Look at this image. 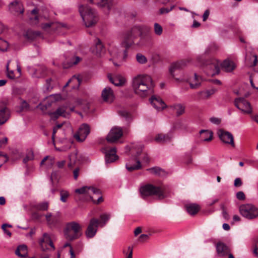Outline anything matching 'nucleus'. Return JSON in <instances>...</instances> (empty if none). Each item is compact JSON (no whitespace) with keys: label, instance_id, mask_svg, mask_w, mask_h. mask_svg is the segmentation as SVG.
Instances as JSON below:
<instances>
[{"label":"nucleus","instance_id":"69168bd1","mask_svg":"<svg viewBox=\"0 0 258 258\" xmlns=\"http://www.w3.org/2000/svg\"><path fill=\"white\" fill-rule=\"evenodd\" d=\"M59 96L57 95H51L48 97V99L50 100L51 102L53 101H56L59 98Z\"/></svg>","mask_w":258,"mask_h":258},{"label":"nucleus","instance_id":"423d86ee","mask_svg":"<svg viewBox=\"0 0 258 258\" xmlns=\"http://www.w3.org/2000/svg\"><path fill=\"white\" fill-rule=\"evenodd\" d=\"M75 192L84 195L85 200H90L93 198V195H100L99 189L93 186H83L81 188L76 189Z\"/></svg>","mask_w":258,"mask_h":258},{"label":"nucleus","instance_id":"dca6fc26","mask_svg":"<svg viewBox=\"0 0 258 258\" xmlns=\"http://www.w3.org/2000/svg\"><path fill=\"white\" fill-rule=\"evenodd\" d=\"M102 98L103 101L111 103L114 99V95L112 89L108 87H105L102 91Z\"/></svg>","mask_w":258,"mask_h":258},{"label":"nucleus","instance_id":"cd10ccee","mask_svg":"<svg viewBox=\"0 0 258 258\" xmlns=\"http://www.w3.org/2000/svg\"><path fill=\"white\" fill-rule=\"evenodd\" d=\"M217 90L215 88H212L205 91H200L198 95L200 96L199 98L201 99H207L216 92Z\"/></svg>","mask_w":258,"mask_h":258},{"label":"nucleus","instance_id":"f257e3e1","mask_svg":"<svg viewBox=\"0 0 258 258\" xmlns=\"http://www.w3.org/2000/svg\"><path fill=\"white\" fill-rule=\"evenodd\" d=\"M132 86L136 94L144 97L153 92L154 84L151 76L139 74L133 78Z\"/></svg>","mask_w":258,"mask_h":258},{"label":"nucleus","instance_id":"c756f323","mask_svg":"<svg viewBox=\"0 0 258 258\" xmlns=\"http://www.w3.org/2000/svg\"><path fill=\"white\" fill-rule=\"evenodd\" d=\"M186 211L191 215H194L197 214L199 210L200 207L196 204H187L185 206Z\"/></svg>","mask_w":258,"mask_h":258},{"label":"nucleus","instance_id":"a18cd8bd","mask_svg":"<svg viewBox=\"0 0 258 258\" xmlns=\"http://www.w3.org/2000/svg\"><path fill=\"white\" fill-rule=\"evenodd\" d=\"M60 201L63 203L67 202V199L69 196V194L67 191L61 190L60 193Z\"/></svg>","mask_w":258,"mask_h":258},{"label":"nucleus","instance_id":"680f3d73","mask_svg":"<svg viewBox=\"0 0 258 258\" xmlns=\"http://www.w3.org/2000/svg\"><path fill=\"white\" fill-rule=\"evenodd\" d=\"M210 15V11L209 10H206L203 16V21H206L207 19L208 18L209 16Z\"/></svg>","mask_w":258,"mask_h":258},{"label":"nucleus","instance_id":"a878e982","mask_svg":"<svg viewBox=\"0 0 258 258\" xmlns=\"http://www.w3.org/2000/svg\"><path fill=\"white\" fill-rule=\"evenodd\" d=\"M200 138L204 142H210L213 139V132L209 130H202L200 132Z\"/></svg>","mask_w":258,"mask_h":258},{"label":"nucleus","instance_id":"37998d69","mask_svg":"<svg viewBox=\"0 0 258 258\" xmlns=\"http://www.w3.org/2000/svg\"><path fill=\"white\" fill-rule=\"evenodd\" d=\"M137 61L141 64H144L147 61L146 57L141 53H138L136 55Z\"/></svg>","mask_w":258,"mask_h":258},{"label":"nucleus","instance_id":"9d476101","mask_svg":"<svg viewBox=\"0 0 258 258\" xmlns=\"http://www.w3.org/2000/svg\"><path fill=\"white\" fill-rule=\"evenodd\" d=\"M90 132V127L88 125L83 124L80 126L78 131L74 135V137L77 141L82 142L85 141Z\"/></svg>","mask_w":258,"mask_h":258},{"label":"nucleus","instance_id":"c9c22d12","mask_svg":"<svg viewBox=\"0 0 258 258\" xmlns=\"http://www.w3.org/2000/svg\"><path fill=\"white\" fill-rule=\"evenodd\" d=\"M151 174L156 175H163L165 174V171L158 167H154L147 169Z\"/></svg>","mask_w":258,"mask_h":258},{"label":"nucleus","instance_id":"de8ad7c7","mask_svg":"<svg viewBox=\"0 0 258 258\" xmlns=\"http://www.w3.org/2000/svg\"><path fill=\"white\" fill-rule=\"evenodd\" d=\"M133 247L128 246L127 250L124 249L123 253L126 256V258L133 257Z\"/></svg>","mask_w":258,"mask_h":258},{"label":"nucleus","instance_id":"ea45409f","mask_svg":"<svg viewBox=\"0 0 258 258\" xmlns=\"http://www.w3.org/2000/svg\"><path fill=\"white\" fill-rule=\"evenodd\" d=\"M38 13V10L37 9L35 8L31 12L32 15H34V18H30V19L33 23L37 24L38 23V17L37 14Z\"/></svg>","mask_w":258,"mask_h":258},{"label":"nucleus","instance_id":"bb28decb","mask_svg":"<svg viewBox=\"0 0 258 258\" xmlns=\"http://www.w3.org/2000/svg\"><path fill=\"white\" fill-rule=\"evenodd\" d=\"M92 51L93 53L98 56H101V54L104 52V48L99 39H96L95 46Z\"/></svg>","mask_w":258,"mask_h":258},{"label":"nucleus","instance_id":"2eb2a0df","mask_svg":"<svg viewBox=\"0 0 258 258\" xmlns=\"http://www.w3.org/2000/svg\"><path fill=\"white\" fill-rule=\"evenodd\" d=\"M104 152L105 154V161L107 163H111L115 161L118 156L116 155V149L115 148H112L110 149H104Z\"/></svg>","mask_w":258,"mask_h":258},{"label":"nucleus","instance_id":"f3484780","mask_svg":"<svg viewBox=\"0 0 258 258\" xmlns=\"http://www.w3.org/2000/svg\"><path fill=\"white\" fill-rule=\"evenodd\" d=\"M40 244L43 250L47 249V246L49 245L53 249H54V246L53 244L52 241L51 240L49 235L45 233L43 235V237L40 241Z\"/></svg>","mask_w":258,"mask_h":258},{"label":"nucleus","instance_id":"5701e85b","mask_svg":"<svg viewBox=\"0 0 258 258\" xmlns=\"http://www.w3.org/2000/svg\"><path fill=\"white\" fill-rule=\"evenodd\" d=\"M220 66L221 63L216 60H212L211 63L207 64V69L212 71L211 74L212 75L219 73Z\"/></svg>","mask_w":258,"mask_h":258},{"label":"nucleus","instance_id":"aec40b11","mask_svg":"<svg viewBox=\"0 0 258 258\" xmlns=\"http://www.w3.org/2000/svg\"><path fill=\"white\" fill-rule=\"evenodd\" d=\"M185 65L184 61H181L180 62H176L173 63L169 69V71L171 75L174 78L176 75V72L179 71Z\"/></svg>","mask_w":258,"mask_h":258},{"label":"nucleus","instance_id":"49530a36","mask_svg":"<svg viewBox=\"0 0 258 258\" xmlns=\"http://www.w3.org/2000/svg\"><path fill=\"white\" fill-rule=\"evenodd\" d=\"M71 82H73L74 84H76L77 87H78L80 84L81 80L78 77L74 76L67 82V83L65 85V87L69 85V84Z\"/></svg>","mask_w":258,"mask_h":258},{"label":"nucleus","instance_id":"8fccbe9b","mask_svg":"<svg viewBox=\"0 0 258 258\" xmlns=\"http://www.w3.org/2000/svg\"><path fill=\"white\" fill-rule=\"evenodd\" d=\"M51 82L52 80L50 78L46 80V83L44 85V88L46 91H49L52 89L53 86L51 85Z\"/></svg>","mask_w":258,"mask_h":258},{"label":"nucleus","instance_id":"e433bc0d","mask_svg":"<svg viewBox=\"0 0 258 258\" xmlns=\"http://www.w3.org/2000/svg\"><path fill=\"white\" fill-rule=\"evenodd\" d=\"M54 158L48 156L45 157L41 162V165H45L47 167L52 166L54 163Z\"/></svg>","mask_w":258,"mask_h":258},{"label":"nucleus","instance_id":"6e6d98bb","mask_svg":"<svg viewBox=\"0 0 258 258\" xmlns=\"http://www.w3.org/2000/svg\"><path fill=\"white\" fill-rule=\"evenodd\" d=\"M101 195V193L100 194V195H95V196H98V197L97 198V200H94V197H93V198L91 199L90 200H92V202L94 203V204H98L101 202H102L103 201V199H102V197L100 196Z\"/></svg>","mask_w":258,"mask_h":258},{"label":"nucleus","instance_id":"f704fd0d","mask_svg":"<svg viewBox=\"0 0 258 258\" xmlns=\"http://www.w3.org/2000/svg\"><path fill=\"white\" fill-rule=\"evenodd\" d=\"M201 84V78L198 76L197 74H195L194 78L189 83L190 87L191 89H197L200 86Z\"/></svg>","mask_w":258,"mask_h":258},{"label":"nucleus","instance_id":"0eeeda50","mask_svg":"<svg viewBox=\"0 0 258 258\" xmlns=\"http://www.w3.org/2000/svg\"><path fill=\"white\" fill-rule=\"evenodd\" d=\"M137 30V28H134L124 34L121 44L125 48H129L134 44V39L138 35Z\"/></svg>","mask_w":258,"mask_h":258},{"label":"nucleus","instance_id":"e2e57ef3","mask_svg":"<svg viewBox=\"0 0 258 258\" xmlns=\"http://www.w3.org/2000/svg\"><path fill=\"white\" fill-rule=\"evenodd\" d=\"M62 124H57L56 126H55L53 128V133H52V139H54V135L56 133V131L58 128H60L62 126Z\"/></svg>","mask_w":258,"mask_h":258},{"label":"nucleus","instance_id":"3c124183","mask_svg":"<svg viewBox=\"0 0 258 258\" xmlns=\"http://www.w3.org/2000/svg\"><path fill=\"white\" fill-rule=\"evenodd\" d=\"M11 227L12 226L10 225H9V224H4L2 226V229L3 230V231H4V232L7 234L9 236H11V233L10 232V231L7 230V227Z\"/></svg>","mask_w":258,"mask_h":258},{"label":"nucleus","instance_id":"0e129e2a","mask_svg":"<svg viewBox=\"0 0 258 258\" xmlns=\"http://www.w3.org/2000/svg\"><path fill=\"white\" fill-rule=\"evenodd\" d=\"M149 236L147 234H142L139 237V240L141 241H144L149 238Z\"/></svg>","mask_w":258,"mask_h":258},{"label":"nucleus","instance_id":"4be33fe9","mask_svg":"<svg viewBox=\"0 0 258 258\" xmlns=\"http://www.w3.org/2000/svg\"><path fill=\"white\" fill-rule=\"evenodd\" d=\"M10 117V111L6 107H2L0 109V125L4 124L7 121Z\"/></svg>","mask_w":258,"mask_h":258},{"label":"nucleus","instance_id":"c85d7f7f","mask_svg":"<svg viewBox=\"0 0 258 258\" xmlns=\"http://www.w3.org/2000/svg\"><path fill=\"white\" fill-rule=\"evenodd\" d=\"M134 162H136V165H133L132 163V161H128L126 163L125 166L126 169L128 171H133L135 170L139 169L141 167V163L138 159H132Z\"/></svg>","mask_w":258,"mask_h":258},{"label":"nucleus","instance_id":"6e6552de","mask_svg":"<svg viewBox=\"0 0 258 258\" xmlns=\"http://www.w3.org/2000/svg\"><path fill=\"white\" fill-rule=\"evenodd\" d=\"M99 226V221L96 218H92L89 222L87 229L85 231V235L88 238L93 237L96 234L98 227Z\"/></svg>","mask_w":258,"mask_h":258},{"label":"nucleus","instance_id":"c03bdc74","mask_svg":"<svg viewBox=\"0 0 258 258\" xmlns=\"http://www.w3.org/2000/svg\"><path fill=\"white\" fill-rule=\"evenodd\" d=\"M76 155V153H73L70 155V163L68 164V166L70 168H72L73 165L76 163L77 159Z\"/></svg>","mask_w":258,"mask_h":258},{"label":"nucleus","instance_id":"f03ea898","mask_svg":"<svg viewBox=\"0 0 258 258\" xmlns=\"http://www.w3.org/2000/svg\"><path fill=\"white\" fill-rule=\"evenodd\" d=\"M165 190L166 188L163 185L156 186L151 184H146L140 188L141 196L143 199L154 196L158 199H163L165 198Z\"/></svg>","mask_w":258,"mask_h":258},{"label":"nucleus","instance_id":"a19ab883","mask_svg":"<svg viewBox=\"0 0 258 258\" xmlns=\"http://www.w3.org/2000/svg\"><path fill=\"white\" fill-rule=\"evenodd\" d=\"M41 33L39 31H28L27 33L26 36L28 39L33 40L36 38L37 37L40 36Z\"/></svg>","mask_w":258,"mask_h":258},{"label":"nucleus","instance_id":"39448f33","mask_svg":"<svg viewBox=\"0 0 258 258\" xmlns=\"http://www.w3.org/2000/svg\"><path fill=\"white\" fill-rule=\"evenodd\" d=\"M239 212L241 216L248 220L258 217V208L251 204H245L239 207Z\"/></svg>","mask_w":258,"mask_h":258},{"label":"nucleus","instance_id":"bf43d9fd","mask_svg":"<svg viewBox=\"0 0 258 258\" xmlns=\"http://www.w3.org/2000/svg\"><path fill=\"white\" fill-rule=\"evenodd\" d=\"M210 120L212 123L215 124H219L221 122L220 119L214 117L210 118Z\"/></svg>","mask_w":258,"mask_h":258},{"label":"nucleus","instance_id":"338daca9","mask_svg":"<svg viewBox=\"0 0 258 258\" xmlns=\"http://www.w3.org/2000/svg\"><path fill=\"white\" fill-rule=\"evenodd\" d=\"M79 168H76L73 171V176H74V178L75 180H76L78 178V177L79 176Z\"/></svg>","mask_w":258,"mask_h":258},{"label":"nucleus","instance_id":"f8f14e48","mask_svg":"<svg viewBox=\"0 0 258 258\" xmlns=\"http://www.w3.org/2000/svg\"><path fill=\"white\" fill-rule=\"evenodd\" d=\"M123 134L122 129L119 127H113L108 133L106 140L109 143H114L118 140Z\"/></svg>","mask_w":258,"mask_h":258},{"label":"nucleus","instance_id":"ddd939ff","mask_svg":"<svg viewBox=\"0 0 258 258\" xmlns=\"http://www.w3.org/2000/svg\"><path fill=\"white\" fill-rule=\"evenodd\" d=\"M9 10L14 15L23 13L24 9L22 2L20 0H14L9 4Z\"/></svg>","mask_w":258,"mask_h":258},{"label":"nucleus","instance_id":"7c9ffc66","mask_svg":"<svg viewBox=\"0 0 258 258\" xmlns=\"http://www.w3.org/2000/svg\"><path fill=\"white\" fill-rule=\"evenodd\" d=\"M65 112L66 109L63 107H61L58 108L55 112L49 113V115L51 119H56L60 116H65Z\"/></svg>","mask_w":258,"mask_h":258},{"label":"nucleus","instance_id":"13d9d810","mask_svg":"<svg viewBox=\"0 0 258 258\" xmlns=\"http://www.w3.org/2000/svg\"><path fill=\"white\" fill-rule=\"evenodd\" d=\"M10 62V61H9L8 62L7 65V71H8L7 76L10 79H14V75L13 72V71H9L8 70V69H9V65Z\"/></svg>","mask_w":258,"mask_h":258},{"label":"nucleus","instance_id":"79ce46f5","mask_svg":"<svg viewBox=\"0 0 258 258\" xmlns=\"http://www.w3.org/2000/svg\"><path fill=\"white\" fill-rule=\"evenodd\" d=\"M155 33L157 35H161L162 34L163 29L162 26L158 23H155L154 25Z\"/></svg>","mask_w":258,"mask_h":258},{"label":"nucleus","instance_id":"052dcab7","mask_svg":"<svg viewBox=\"0 0 258 258\" xmlns=\"http://www.w3.org/2000/svg\"><path fill=\"white\" fill-rule=\"evenodd\" d=\"M53 24H54L53 23H47L45 24H42L41 27L43 29L46 30L48 29H49V28H50L51 27V26Z\"/></svg>","mask_w":258,"mask_h":258},{"label":"nucleus","instance_id":"9b49d317","mask_svg":"<svg viewBox=\"0 0 258 258\" xmlns=\"http://www.w3.org/2000/svg\"><path fill=\"white\" fill-rule=\"evenodd\" d=\"M218 135L222 142L229 144L233 147H235L233 135L229 132L220 130L218 131Z\"/></svg>","mask_w":258,"mask_h":258},{"label":"nucleus","instance_id":"a211bd4d","mask_svg":"<svg viewBox=\"0 0 258 258\" xmlns=\"http://www.w3.org/2000/svg\"><path fill=\"white\" fill-rule=\"evenodd\" d=\"M60 213L57 212L55 214L51 213H48L45 215V218L47 224L49 225H54L57 224L60 219Z\"/></svg>","mask_w":258,"mask_h":258},{"label":"nucleus","instance_id":"473e14b6","mask_svg":"<svg viewBox=\"0 0 258 258\" xmlns=\"http://www.w3.org/2000/svg\"><path fill=\"white\" fill-rule=\"evenodd\" d=\"M172 137L169 135H164L162 134H158L155 138V140L157 143H163L170 141Z\"/></svg>","mask_w":258,"mask_h":258},{"label":"nucleus","instance_id":"5fc2aeb1","mask_svg":"<svg viewBox=\"0 0 258 258\" xmlns=\"http://www.w3.org/2000/svg\"><path fill=\"white\" fill-rule=\"evenodd\" d=\"M126 48L125 50L123 51L122 52H120L121 54L122 55V57L120 59V62H123L125 61L126 59V58L127 57V52Z\"/></svg>","mask_w":258,"mask_h":258},{"label":"nucleus","instance_id":"603ef678","mask_svg":"<svg viewBox=\"0 0 258 258\" xmlns=\"http://www.w3.org/2000/svg\"><path fill=\"white\" fill-rule=\"evenodd\" d=\"M174 8V6L171 7L170 8H163L160 9V14H166L170 12Z\"/></svg>","mask_w":258,"mask_h":258},{"label":"nucleus","instance_id":"58836bf2","mask_svg":"<svg viewBox=\"0 0 258 258\" xmlns=\"http://www.w3.org/2000/svg\"><path fill=\"white\" fill-rule=\"evenodd\" d=\"M49 203L48 202H43L38 203L35 206V208L37 210L46 211L48 209Z\"/></svg>","mask_w":258,"mask_h":258},{"label":"nucleus","instance_id":"b1692460","mask_svg":"<svg viewBox=\"0 0 258 258\" xmlns=\"http://www.w3.org/2000/svg\"><path fill=\"white\" fill-rule=\"evenodd\" d=\"M221 67L226 72H231L235 69L236 66L233 61L229 59H225L221 63Z\"/></svg>","mask_w":258,"mask_h":258},{"label":"nucleus","instance_id":"20e7f679","mask_svg":"<svg viewBox=\"0 0 258 258\" xmlns=\"http://www.w3.org/2000/svg\"><path fill=\"white\" fill-rule=\"evenodd\" d=\"M82 226L78 223L72 221L66 224L64 229L65 238L70 241L77 239L82 235Z\"/></svg>","mask_w":258,"mask_h":258},{"label":"nucleus","instance_id":"7ed1b4c3","mask_svg":"<svg viewBox=\"0 0 258 258\" xmlns=\"http://www.w3.org/2000/svg\"><path fill=\"white\" fill-rule=\"evenodd\" d=\"M79 12L86 27H90L94 25L98 21L96 12L88 6L81 5Z\"/></svg>","mask_w":258,"mask_h":258},{"label":"nucleus","instance_id":"4d7b16f0","mask_svg":"<svg viewBox=\"0 0 258 258\" xmlns=\"http://www.w3.org/2000/svg\"><path fill=\"white\" fill-rule=\"evenodd\" d=\"M242 184V182L241 181V179L238 177L235 179L234 182V185L236 187H239L241 186Z\"/></svg>","mask_w":258,"mask_h":258},{"label":"nucleus","instance_id":"09e8293b","mask_svg":"<svg viewBox=\"0 0 258 258\" xmlns=\"http://www.w3.org/2000/svg\"><path fill=\"white\" fill-rule=\"evenodd\" d=\"M9 46L8 43L6 41L0 40V50L2 51H6Z\"/></svg>","mask_w":258,"mask_h":258},{"label":"nucleus","instance_id":"412c9836","mask_svg":"<svg viewBox=\"0 0 258 258\" xmlns=\"http://www.w3.org/2000/svg\"><path fill=\"white\" fill-rule=\"evenodd\" d=\"M108 78L110 82L116 86H122L126 82L125 79L120 75H117L114 77L108 75Z\"/></svg>","mask_w":258,"mask_h":258},{"label":"nucleus","instance_id":"4468645a","mask_svg":"<svg viewBox=\"0 0 258 258\" xmlns=\"http://www.w3.org/2000/svg\"><path fill=\"white\" fill-rule=\"evenodd\" d=\"M88 1L106 9L104 10L105 13H109L113 5L111 0H88Z\"/></svg>","mask_w":258,"mask_h":258},{"label":"nucleus","instance_id":"72a5a7b5","mask_svg":"<svg viewBox=\"0 0 258 258\" xmlns=\"http://www.w3.org/2000/svg\"><path fill=\"white\" fill-rule=\"evenodd\" d=\"M171 107L175 111L177 116L183 114L185 112V107L181 104H174L171 106Z\"/></svg>","mask_w":258,"mask_h":258},{"label":"nucleus","instance_id":"2f4dec72","mask_svg":"<svg viewBox=\"0 0 258 258\" xmlns=\"http://www.w3.org/2000/svg\"><path fill=\"white\" fill-rule=\"evenodd\" d=\"M15 253L21 257H26L27 256V247L25 245L19 246L16 250Z\"/></svg>","mask_w":258,"mask_h":258},{"label":"nucleus","instance_id":"1a4fd4ad","mask_svg":"<svg viewBox=\"0 0 258 258\" xmlns=\"http://www.w3.org/2000/svg\"><path fill=\"white\" fill-rule=\"evenodd\" d=\"M234 104L238 109L244 113L250 114L252 112L250 103L243 98L235 99Z\"/></svg>","mask_w":258,"mask_h":258},{"label":"nucleus","instance_id":"393cba45","mask_svg":"<svg viewBox=\"0 0 258 258\" xmlns=\"http://www.w3.org/2000/svg\"><path fill=\"white\" fill-rule=\"evenodd\" d=\"M217 252L219 255L224 256L229 252V249L227 246L222 242H219L216 245Z\"/></svg>","mask_w":258,"mask_h":258},{"label":"nucleus","instance_id":"6ab92c4d","mask_svg":"<svg viewBox=\"0 0 258 258\" xmlns=\"http://www.w3.org/2000/svg\"><path fill=\"white\" fill-rule=\"evenodd\" d=\"M150 100L151 103L157 110H161L165 107L164 101L159 97L153 96Z\"/></svg>","mask_w":258,"mask_h":258},{"label":"nucleus","instance_id":"864d4df0","mask_svg":"<svg viewBox=\"0 0 258 258\" xmlns=\"http://www.w3.org/2000/svg\"><path fill=\"white\" fill-rule=\"evenodd\" d=\"M236 198L239 200H244L245 196L243 191H238L236 193Z\"/></svg>","mask_w":258,"mask_h":258},{"label":"nucleus","instance_id":"4c0bfd02","mask_svg":"<svg viewBox=\"0 0 258 258\" xmlns=\"http://www.w3.org/2000/svg\"><path fill=\"white\" fill-rule=\"evenodd\" d=\"M110 217L111 215L110 214L105 213L101 214L100 216L101 221H99V225L102 227L104 226L106 224L107 221L110 218Z\"/></svg>","mask_w":258,"mask_h":258},{"label":"nucleus","instance_id":"774afa93","mask_svg":"<svg viewBox=\"0 0 258 258\" xmlns=\"http://www.w3.org/2000/svg\"><path fill=\"white\" fill-rule=\"evenodd\" d=\"M8 158L6 155H3L0 152V161L6 162L8 161Z\"/></svg>","mask_w":258,"mask_h":258}]
</instances>
